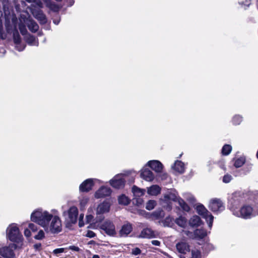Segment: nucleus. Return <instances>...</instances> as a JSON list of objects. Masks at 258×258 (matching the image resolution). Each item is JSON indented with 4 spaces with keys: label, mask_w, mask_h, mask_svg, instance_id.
Listing matches in <instances>:
<instances>
[{
    "label": "nucleus",
    "mask_w": 258,
    "mask_h": 258,
    "mask_svg": "<svg viewBox=\"0 0 258 258\" xmlns=\"http://www.w3.org/2000/svg\"><path fill=\"white\" fill-rule=\"evenodd\" d=\"M31 220L41 226L47 233L56 234L62 230L61 221L57 216H53L46 210L38 209L32 213Z\"/></svg>",
    "instance_id": "obj_1"
},
{
    "label": "nucleus",
    "mask_w": 258,
    "mask_h": 258,
    "mask_svg": "<svg viewBox=\"0 0 258 258\" xmlns=\"http://www.w3.org/2000/svg\"><path fill=\"white\" fill-rule=\"evenodd\" d=\"M256 205L254 207L248 204L243 205L239 209H232L233 215L244 219H250L258 215V191H256L255 198Z\"/></svg>",
    "instance_id": "obj_2"
},
{
    "label": "nucleus",
    "mask_w": 258,
    "mask_h": 258,
    "mask_svg": "<svg viewBox=\"0 0 258 258\" xmlns=\"http://www.w3.org/2000/svg\"><path fill=\"white\" fill-rule=\"evenodd\" d=\"M177 192L175 191H169L164 194L163 198L161 199V201L164 207H167L169 209H171L170 205L171 201H177L182 208L185 211L189 210V207L185 203V202L181 198L177 197Z\"/></svg>",
    "instance_id": "obj_3"
},
{
    "label": "nucleus",
    "mask_w": 258,
    "mask_h": 258,
    "mask_svg": "<svg viewBox=\"0 0 258 258\" xmlns=\"http://www.w3.org/2000/svg\"><path fill=\"white\" fill-rule=\"evenodd\" d=\"M7 234L8 238L12 241H18L21 238L18 227L15 224H12L7 228Z\"/></svg>",
    "instance_id": "obj_4"
},
{
    "label": "nucleus",
    "mask_w": 258,
    "mask_h": 258,
    "mask_svg": "<svg viewBox=\"0 0 258 258\" xmlns=\"http://www.w3.org/2000/svg\"><path fill=\"white\" fill-rule=\"evenodd\" d=\"M197 213L207 221L209 228H211L214 217L202 205H199L196 208Z\"/></svg>",
    "instance_id": "obj_5"
},
{
    "label": "nucleus",
    "mask_w": 258,
    "mask_h": 258,
    "mask_svg": "<svg viewBox=\"0 0 258 258\" xmlns=\"http://www.w3.org/2000/svg\"><path fill=\"white\" fill-rule=\"evenodd\" d=\"M209 209L214 213H220L225 209L224 203L220 199L213 198L210 200Z\"/></svg>",
    "instance_id": "obj_6"
},
{
    "label": "nucleus",
    "mask_w": 258,
    "mask_h": 258,
    "mask_svg": "<svg viewBox=\"0 0 258 258\" xmlns=\"http://www.w3.org/2000/svg\"><path fill=\"white\" fill-rule=\"evenodd\" d=\"M66 217V220L71 224H75L77 222L78 216V210L77 207L72 206L63 213Z\"/></svg>",
    "instance_id": "obj_7"
},
{
    "label": "nucleus",
    "mask_w": 258,
    "mask_h": 258,
    "mask_svg": "<svg viewBox=\"0 0 258 258\" xmlns=\"http://www.w3.org/2000/svg\"><path fill=\"white\" fill-rule=\"evenodd\" d=\"M242 194L240 192H235L232 194L228 199V202L230 204V210L232 212V209H237V206L242 201Z\"/></svg>",
    "instance_id": "obj_8"
},
{
    "label": "nucleus",
    "mask_w": 258,
    "mask_h": 258,
    "mask_svg": "<svg viewBox=\"0 0 258 258\" xmlns=\"http://www.w3.org/2000/svg\"><path fill=\"white\" fill-rule=\"evenodd\" d=\"M16 247V245L14 243L4 246L0 248V254L5 258H14L15 256L14 251Z\"/></svg>",
    "instance_id": "obj_9"
},
{
    "label": "nucleus",
    "mask_w": 258,
    "mask_h": 258,
    "mask_svg": "<svg viewBox=\"0 0 258 258\" xmlns=\"http://www.w3.org/2000/svg\"><path fill=\"white\" fill-rule=\"evenodd\" d=\"M101 228L110 236H114L116 234L115 226L110 220L105 221L101 226Z\"/></svg>",
    "instance_id": "obj_10"
},
{
    "label": "nucleus",
    "mask_w": 258,
    "mask_h": 258,
    "mask_svg": "<svg viewBox=\"0 0 258 258\" xmlns=\"http://www.w3.org/2000/svg\"><path fill=\"white\" fill-rule=\"evenodd\" d=\"M125 183V179L122 174H118L110 180V184L116 188H120L123 187Z\"/></svg>",
    "instance_id": "obj_11"
},
{
    "label": "nucleus",
    "mask_w": 258,
    "mask_h": 258,
    "mask_svg": "<svg viewBox=\"0 0 258 258\" xmlns=\"http://www.w3.org/2000/svg\"><path fill=\"white\" fill-rule=\"evenodd\" d=\"M32 14L40 23L45 24L47 22L46 17L40 9H32Z\"/></svg>",
    "instance_id": "obj_12"
},
{
    "label": "nucleus",
    "mask_w": 258,
    "mask_h": 258,
    "mask_svg": "<svg viewBox=\"0 0 258 258\" xmlns=\"http://www.w3.org/2000/svg\"><path fill=\"white\" fill-rule=\"evenodd\" d=\"M110 204L107 201H104L98 205L96 209L97 215L108 213L110 210Z\"/></svg>",
    "instance_id": "obj_13"
},
{
    "label": "nucleus",
    "mask_w": 258,
    "mask_h": 258,
    "mask_svg": "<svg viewBox=\"0 0 258 258\" xmlns=\"http://www.w3.org/2000/svg\"><path fill=\"white\" fill-rule=\"evenodd\" d=\"M132 225L128 222H126L122 226L119 231V234L121 237H126L132 231Z\"/></svg>",
    "instance_id": "obj_14"
},
{
    "label": "nucleus",
    "mask_w": 258,
    "mask_h": 258,
    "mask_svg": "<svg viewBox=\"0 0 258 258\" xmlns=\"http://www.w3.org/2000/svg\"><path fill=\"white\" fill-rule=\"evenodd\" d=\"M111 194V189L109 187L106 186H102L95 194V198L99 199L108 196Z\"/></svg>",
    "instance_id": "obj_15"
},
{
    "label": "nucleus",
    "mask_w": 258,
    "mask_h": 258,
    "mask_svg": "<svg viewBox=\"0 0 258 258\" xmlns=\"http://www.w3.org/2000/svg\"><path fill=\"white\" fill-rule=\"evenodd\" d=\"M24 18L23 19L24 23L27 25L30 31L32 32H35L38 30L39 26L34 20L27 18Z\"/></svg>",
    "instance_id": "obj_16"
},
{
    "label": "nucleus",
    "mask_w": 258,
    "mask_h": 258,
    "mask_svg": "<svg viewBox=\"0 0 258 258\" xmlns=\"http://www.w3.org/2000/svg\"><path fill=\"white\" fill-rule=\"evenodd\" d=\"M147 165L156 172H161L163 169L162 164L158 160L149 161L147 163Z\"/></svg>",
    "instance_id": "obj_17"
},
{
    "label": "nucleus",
    "mask_w": 258,
    "mask_h": 258,
    "mask_svg": "<svg viewBox=\"0 0 258 258\" xmlns=\"http://www.w3.org/2000/svg\"><path fill=\"white\" fill-rule=\"evenodd\" d=\"M93 186V179H88L85 180L80 185V190L83 192H87L91 190Z\"/></svg>",
    "instance_id": "obj_18"
},
{
    "label": "nucleus",
    "mask_w": 258,
    "mask_h": 258,
    "mask_svg": "<svg viewBox=\"0 0 258 258\" xmlns=\"http://www.w3.org/2000/svg\"><path fill=\"white\" fill-rule=\"evenodd\" d=\"M141 177L147 181H152L154 179L152 172L146 168H144L141 170Z\"/></svg>",
    "instance_id": "obj_19"
},
{
    "label": "nucleus",
    "mask_w": 258,
    "mask_h": 258,
    "mask_svg": "<svg viewBox=\"0 0 258 258\" xmlns=\"http://www.w3.org/2000/svg\"><path fill=\"white\" fill-rule=\"evenodd\" d=\"M157 233L151 228H146L141 231L139 237L144 238H152L155 237Z\"/></svg>",
    "instance_id": "obj_20"
},
{
    "label": "nucleus",
    "mask_w": 258,
    "mask_h": 258,
    "mask_svg": "<svg viewBox=\"0 0 258 258\" xmlns=\"http://www.w3.org/2000/svg\"><path fill=\"white\" fill-rule=\"evenodd\" d=\"M13 39L14 43L16 44V48L19 51L23 50L25 47V45L20 43V36L17 30L13 34Z\"/></svg>",
    "instance_id": "obj_21"
},
{
    "label": "nucleus",
    "mask_w": 258,
    "mask_h": 258,
    "mask_svg": "<svg viewBox=\"0 0 258 258\" xmlns=\"http://www.w3.org/2000/svg\"><path fill=\"white\" fill-rule=\"evenodd\" d=\"M177 250L180 253L185 254L189 251V245L185 242H180L176 244Z\"/></svg>",
    "instance_id": "obj_22"
},
{
    "label": "nucleus",
    "mask_w": 258,
    "mask_h": 258,
    "mask_svg": "<svg viewBox=\"0 0 258 258\" xmlns=\"http://www.w3.org/2000/svg\"><path fill=\"white\" fill-rule=\"evenodd\" d=\"M207 235V232L203 229H197L194 232V237L192 238L197 240H200L204 238Z\"/></svg>",
    "instance_id": "obj_23"
},
{
    "label": "nucleus",
    "mask_w": 258,
    "mask_h": 258,
    "mask_svg": "<svg viewBox=\"0 0 258 258\" xmlns=\"http://www.w3.org/2000/svg\"><path fill=\"white\" fill-rule=\"evenodd\" d=\"M172 168L176 172L179 173H182L185 170V165L180 161H176Z\"/></svg>",
    "instance_id": "obj_24"
},
{
    "label": "nucleus",
    "mask_w": 258,
    "mask_h": 258,
    "mask_svg": "<svg viewBox=\"0 0 258 258\" xmlns=\"http://www.w3.org/2000/svg\"><path fill=\"white\" fill-rule=\"evenodd\" d=\"M25 1L31 4L30 9L31 12L32 9H40L42 8V3L40 0H25Z\"/></svg>",
    "instance_id": "obj_25"
},
{
    "label": "nucleus",
    "mask_w": 258,
    "mask_h": 258,
    "mask_svg": "<svg viewBox=\"0 0 258 258\" xmlns=\"http://www.w3.org/2000/svg\"><path fill=\"white\" fill-rule=\"evenodd\" d=\"M25 39L27 43L32 46H38V40L34 36L31 35H26L25 37Z\"/></svg>",
    "instance_id": "obj_26"
},
{
    "label": "nucleus",
    "mask_w": 258,
    "mask_h": 258,
    "mask_svg": "<svg viewBox=\"0 0 258 258\" xmlns=\"http://www.w3.org/2000/svg\"><path fill=\"white\" fill-rule=\"evenodd\" d=\"M161 188L157 185H153L148 188V194L152 196H156L160 192Z\"/></svg>",
    "instance_id": "obj_27"
},
{
    "label": "nucleus",
    "mask_w": 258,
    "mask_h": 258,
    "mask_svg": "<svg viewBox=\"0 0 258 258\" xmlns=\"http://www.w3.org/2000/svg\"><path fill=\"white\" fill-rule=\"evenodd\" d=\"M25 19L22 16L20 19V23L19 24V29L22 35H27V30L25 26V24L24 23L23 19Z\"/></svg>",
    "instance_id": "obj_28"
},
{
    "label": "nucleus",
    "mask_w": 258,
    "mask_h": 258,
    "mask_svg": "<svg viewBox=\"0 0 258 258\" xmlns=\"http://www.w3.org/2000/svg\"><path fill=\"white\" fill-rule=\"evenodd\" d=\"M201 222V221L200 218L197 215H195L190 219L189 221V224L192 227L198 226L200 225Z\"/></svg>",
    "instance_id": "obj_29"
},
{
    "label": "nucleus",
    "mask_w": 258,
    "mask_h": 258,
    "mask_svg": "<svg viewBox=\"0 0 258 258\" xmlns=\"http://www.w3.org/2000/svg\"><path fill=\"white\" fill-rule=\"evenodd\" d=\"M46 4V7L54 12H57L59 10V7L51 2L50 0H42Z\"/></svg>",
    "instance_id": "obj_30"
},
{
    "label": "nucleus",
    "mask_w": 258,
    "mask_h": 258,
    "mask_svg": "<svg viewBox=\"0 0 258 258\" xmlns=\"http://www.w3.org/2000/svg\"><path fill=\"white\" fill-rule=\"evenodd\" d=\"M132 191L136 197H140L144 194V191L136 186L132 188Z\"/></svg>",
    "instance_id": "obj_31"
},
{
    "label": "nucleus",
    "mask_w": 258,
    "mask_h": 258,
    "mask_svg": "<svg viewBox=\"0 0 258 258\" xmlns=\"http://www.w3.org/2000/svg\"><path fill=\"white\" fill-rule=\"evenodd\" d=\"M175 223L181 227H185L186 225V220L184 217H179L175 220Z\"/></svg>",
    "instance_id": "obj_32"
},
{
    "label": "nucleus",
    "mask_w": 258,
    "mask_h": 258,
    "mask_svg": "<svg viewBox=\"0 0 258 258\" xmlns=\"http://www.w3.org/2000/svg\"><path fill=\"white\" fill-rule=\"evenodd\" d=\"M118 201L119 204L123 205H127L130 203L129 199L123 195L118 197Z\"/></svg>",
    "instance_id": "obj_33"
},
{
    "label": "nucleus",
    "mask_w": 258,
    "mask_h": 258,
    "mask_svg": "<svg viewBox=\"0 0 258 258\" xmlns=\"http://www.w3.org/2000/svg\"><path fill=\"white\" fill-rule=\"evenodd\" d=\"M232 150V147L229 145H225L222 149L223 155H228L230 154Z\"/></svg>",
    "instance_id": "obj_34"
},
{
    "label": "nucleus",
    "mask_w": 258,
    "mask_h": 258,
    "mask_svg": "<svg viewBox=\"0 0 258 258\" xmlns=\"http://www.w3.org/2000/svg\"><path fill=\"white\" fill-rule=\"evenodd\" d=\"M156 205V202L154 200H149L146 204V208L148 210H152Z\"/></svg>",
    "instance_id": "obj_35"
},
{
    "label": "nucleus",
    "mask_w": 258,
    "mask_h": 258,
    "mask_svg": "<svg viewBox=\"0 0 258 258\" xmlns=\"http://www.w3.org/2000/svg\"><path fill=\"white\" fill-rule=\"evenodd\" d=\"M245 162V159L243 158H239L237 159L234 163V166L236 168L241 167Z\"/></svg>",
    "instance_id": "obj_36"
},
{
    "label": "nucleus",
    "mask_w": 258,
    "mask_h": 258,
    "mask_svg": "<svg viewBox=\"0 0 258 258\" xmlns=\"http://www.w3.org/2000/svg\"><path fill=\"white\" fill-rule=\"evenodd\" d=\"M152 215L155 217L156 219H159L164 216V212L160 210H157L153 213Z\"/></svg>",
    "instance_id": "obj_37"
},
{
    "label": "nucleus",
    "mask_w": 258,
    "mask_h": 258,
    "mask_svg": "<svg viewBox=\"0 0 258 258\" xmlns=\"http://www.w3.org/2000/svg\"><path fill=\"white\" fill-rule=\"evenodd\" d=\"M191 257L190 258H201V253L198 249H192L191 251Z\"/></svg>",
    "instance_id": "obj_38"
},
{
    "label": "nucleus",
    "mask_w": 258,
    "mask_h": 258,
    "mask_svg": "<svg viewBox=\"0 0 258 258\" xmlns=\"http://www.w3.org/2000/svg\"><path fill=\"white\" fill-rule=\"evenodd\" d=\"M173 219L171 217H166L163 221L164 226H171L172 224Z\"/></svg>",
    "instance_id": "obj_39"
},
{
    "label": "nucleus",
    "mask_w": 258,
    "mask_h": 258,
    "mask_svg": "<svg viewBox=\"0 0 258 258\" xmlns=\"http://www.w3.org/2000/svg\"><path fill=\"white\" fill-rule=\"evenodd\" d=\"M133 203L138 206H140L143 204V200L140 197H135L133 199Z\"/></svg>",
    "instance_id": "obj_40"
},
{
    "label": "nucleus",
    "mask_w": 258,
    "mask_h": 258,
    "mask_svg": "<svg viewBox=\"0 0 258 258\" xmlns=\"http://www.w3.org/2000/svg\"><path fill=\"white\" fill-rule=\"evenodd\" d=\"M242 117L240 115H235L233 118V122L235 124H239L242 121Z\"/></svg>",
    "instance_id": "obj_41"
},
{
    "label": "nucleus",
    "mask_w": 258,
    "mask_h": 258,
    "mask_svg": "<svg viewBox=\"0 0 258 258\" xmlns=\"http://www.w3.org/2000/svg\"><path fill=\"white\" fill-rule=\"evenodd\" d=\"M44 237V232L42 230L39 231L37 235L34 236L35 239L41 240Z\"/></svg>",
    "instance_id": "obj_42"
},
{
    "label": "nucleus",
    "mask_w": 258,
    "mask_h": 258,
    "mask_svg": "<svg viewBox=\"0 0 258 258\" xmlns=\"http://www.w3.org/2000/svg\"><path fill=\"white\" fill-rule=\"evenodd\" d=\"M251 0H238V3L241 6L248 7L250 5Z\"/></svg>",
    "instance_id": "obj_43"
},
{
    "label": "nucleus",
    "mask_w": 258,
    "mask_h": 258,
    "mask_svg": "<svg viewBox=\"0 0 258 258\" xmlns=\"http://www.w3.org/2000/svg\"><path fill=\"white\" fill-rule=\"evenodd\" d=\"M232 176L229 174H226L224 176L223 181L225 183H229L232 179Z\"/></svg>",
    "instance_id": "obj_44"
},
{
    "label": "nucleus",
    "mask_w": 258,
    "mask_h": 258,
    "mask_svg": "<svg viewBox=\"0 0 258 258\" xmlns=\"http://www.w3.org/2000/svg\"><path fill=\"white\" fill-rule=\"evenodd\" d=\"M88 199L87 198H83L80 201V205L81 207H84L87 203H88Z\"/></svg>",
    "instance_id": "obj_45"
},
{
    "label": "nucleus",
    "mask_w": 258,
    "mask_h": 258,
    "mask_svg": "<svg viewBox=\"0 0 258 258\" xmlns=\"http://www.w3.org/2000/svg\"><path fill=\"white\" fill-rule=\"evenodd\" d=\"M64 251V248H56L53 250V253L54 254H57L60 253H62Z\"/></svg>",
    "instance_id": "obj_46"
},
{
    "label": "nucleus",
    "mask_w": 258,
    "mask_h": 258,
    "mask_svg": "<svg viewBox=\"0 0 258 258\" xmlns=\"http://www.w3.org/2000/svg\"><path fill=\"white\" fill-rule=\"evenodd\" d=\"M132 253L134 255H137L141 253V250L138 247H136L132 250Z\"/></svg>",
    "instance_id": "obj_47"
},
{
    "label": "nucleus",
    "mask_w": 258,
    "mask_h": 258,
    "mask_svg": "<svg viewBox=\"0 0 258 258\" xmlns=\"http://www.w3.org/2000/svg\"><path fill=\"white\" fill-rule=\"evenodd\" d=\"M29 228L33 231H35L37 230V226L33 223H29Z\"/></svg>",
    "instance_id": "obj_48"
},
{
    "label": "nucleus",
    "mask_w": 258,
    "mask_h": 258,
    "mask_svg": "<svg viewBox=\"0 0 258 258\" xmlns=\"http://www.w3.org/2000/svg\"><path fill=\"white\" fill-rule=\"evenodd\" d=\"M86 236L88 237H94L95 236V234L94 232L92 231L89 230L87 232V233L86 234Z\"/></svg>",
    "instance_id": "obj_49"
},
{
    "label": "nucleus",
    "mask_w": 258,
    "mask_h": 258,
    "mask_svg": "<svg viewBox=\"0 0 258 258\" xmlns=\"http://www.w3.org/2000/svg\"><path fill=\"white\" fill-rule=\"evenodd\" d=\"M151 243L154 245L158 246H159L161 244L160 241H159V240H152Z\"/></svg>",
    "instance_id": "obj_50"
},
{
    "label": "nucleus",
    "mask_w": 258,
    "mask_h": 258,
    "mask_svg": "<svg viewBox=\"0 0 258 258\" xmlns=\"http://www.w3.org/2000/svg\"><path fill=\"white\" fill-rule=\"evenodd\" d=\"M24 235L27 237L31 236V232L29 229H26L24 230Z\"/></svg>",
    "instance_id": "obj_51"
},
{
    "label": "nucleus",
    "mask_w": 258,
    "mask_h": 258,
    "mask_svg": "<svg viewBox=\"0 0 258 258\" xmlns=\"http://www.w3.org/2000/svg\"><path fill=\"white\" fill-rule=\"evenodd\" d=\"M69 249L74 251H78L80 250V248L76 246L72 245L69 247Z\"/></svg>",
    "instance_id": "obj_52"
},
{
    "label": "nucleus",
    "mask_w": 258,
    "mask_h": 258,
    "mask_svg": "<svg viewBox=\"0 0 258 258\" xmlns=\"http://www.w3.org/2000/svg\"><path fill=\"white\" fill-rule=\"evenodd\" d=\"M41 247V244L40 243H36L34 245V247L36 250H39L40 249Z\"/></svg>",
    "instance_id": "obj_53"
},
{
    "label": "nucleus",
    "mask_w": 258,
    "mask_h": 258,
    "mask_svg": "<svg viewBox=\"0 0 258 258\" xmlns=\"http://www.w3.org/2000/svg\"><path fill=\"white\" fill-rule=\"evenodd\" d=\"M3 34V23L2 21L0 19V38H2Z\"/></svg>",
    "instance_id": "obj_54"
},
{
    "label": "nucleus",
    "mask_w": 258,
    "mask_h": 258,
    "mask_svg": "<svg viewBox=\"0 0 258 258\" xmlns=\"http://www.w3.org/2000/svg\"><path fill=\"white\" fill-rule=\"evenodd\" d=\"M92 218H93V216L92 215H87L86 216V219H87V220L88 222H91V221L92 220Z\"/></svg>",
    "instance_id": "obj_55"
},
{
    "label": "nucleus",
    "mask_w": 258,
    "mask_h": 258,
    "mask_svg": "<svg viewBox=\"0 0 258 258\" xmlns=\"http://www.w3.org/2000/svg\"><path fill=\"white\" fill-rule=\"evenodd\" d=\"M16 21H17V19H16V18H14H14L12 19V22H13V23L14 24V28H15V29H16V28H17V27H16V25H15V22H16Z\"/></svg>",
    "instance_id": "obj_56"
},
{
    "label": "nucleus",
    "mask_w": 258,
    "mask_h": 258,
    "mask_svg": "<svg viewBox=\"0 0 258 258\" xmlns=\"http://www.w3.org/2000/svg\"><path fill=\"white\" fill-rule=\"evenodd\" d=\"M79 225L80 227H83L84 225L83 220L81 221H79Z\"/></svg>",
    "instance_id": "obj_57"
},
{
    "label": "nucleus",
    "mask_w": 258,
    "mask_h": 258,
    "mask_svg": "<svg viewBox=\"0 0 258 258\" xmlns=\"http://www.w3.org/2000/svg\"><path fill=\"white\" fill-rule=\"evenodd\" d=\"M59 21H60V20L59 19L58 20H53V23L56 24V25H57L58 24V23H59Z\"/></svg>",
    "instance_id": "obj_58"
},
{
    "label": "nucleus",
    "mask_w": 258,
    "mask_h": 258,
    "mask_svg": "<svg viewBox=\"0 0 258 258\" xmlns=\"http://www.w3.org/2000/svg\"><path fill=\"white\" fill-rule=\"evenodd\" d=\"M83 217H84V215L83 214H80V217H79V221L82 220L83 219Z\"/></svg>",
    "instance_id": "obj_59"
},
{
    "label": "nucleus",
    "mask_w": 258,
    "mask_h": 258,
    "mask_svg": "<svg viewBox=\"0 0 258 258\" xmlns=\"http://www.w3.org/2000/svg\"><path fill=\"white\" fill-rule=\"evenodd\" d=\"M207 246H209V248H211V249H212L214 248L213 245L211 244H208Z\"/></svg>",
    "instance_id": "obj_60"
},
{
    "label": "nucleus",
    "mask_w": 258,
    "mask_h": 258,
    "mask_svg": "<svg viewBox=\"0 0 258 258\" xmlns=\"http://www.w3.org/2000/svg\"><path fill=\"white\" fill-rule=\"evenodd\" d=\"M92 258H100L99 256L97 254H94Z\"/></svg>",
    "instance_id": "obj_61"
},
{
    "label": "nucleus",
    "mask_w": 258,
    "mask_h": 258,
    "mask_svg": "<svg viewBox=\"0 0 258 258\" xmlns=\"http://www.w3.org/2000/svg\"><path fill=\"white\" fill-rule=\"evenodd\" d=\"M184 232H185V234L186 235H187V236H189V231H184Z\"/></svg>",
    "instance_id": "obj_62"
},
{
    "label": "nucleus",
    "mask_w": 258,
    "mask_h": 258,
    "mask_svg": "<svg viewBox=\"0 0 258 258\" xmlns=\"http://www.w3.org/2000/svg\"><path fill=\"white\" fill-rule=\"evenodd\" d=\"M180 258H185L184 255H180Z\"/></svg>",
    "instance_id": "obj_63"
},
{
    "label": "nucleus",
    "mask_w": 258,
    "mask_h": 258,
    "mask_svg": "<svg viewBox=\"0 0 258 258\" xmlns=\"http://www.w3.org/2000/svg\"><path fill=\"white\" fill-rule=\"evenodd\" d=\"M103 217H101V218L99 219V221H101L103 219Z\"/></svg>",
    "instance_id": "obj_64"
}]
</instances>
